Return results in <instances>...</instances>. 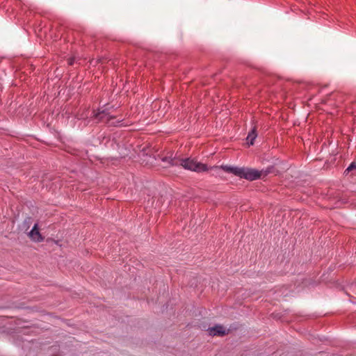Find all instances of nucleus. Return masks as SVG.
Masks as SVG:
<instances>
[{"mask_svg":"<svg viewBox=\"0 0 356 356\" xmlns=\"http://www.w3.org/2000/svg\"><path fill=\"white\" fill-rule=\"evenodd\" d=\"M170 163L171 165H181L184 169L194 171L196 172H207L210 169L220 168V166L208 167L207 164L197 161L196 160L191 159H170Z\"/></svg>","mask_w":356,"mask_h":356,"instance_id":"obj_1","label":"nucleus"},{"mask_svg":"<svg viewBox=\"0 0 356 356\" xmlns=\"http://www.w3.org/2000/svg\"><path fill=\"white\" fill-rule=\"evenodd\" d=\"M220 168L228 173H232L241 178L248 180H255L261 177V172L252 168H243L222 165Z\"/></svg>","mask_w":356,"mask_h":356,"instance_id":"obj_2","label":"nucleus"},{"mask_svg":"<svg viewBox=\"0 0 356 356\" xmlns=\"http://www.w3.org/2000/svg\"><path fill=\"white\" fill-rule=\"evenodd\" d=\"M93 113L92 117L97 120V122H104L115 126V124L111 122L112 120L115 119V116L110 115L105 111H101L97 113L94 112Z\"/></svg>","mask_w":356,"mask_h":356,"instance_id":"obj_3","label":"nucleus"},{"mask_svg":"<svg viewBox=\"0 0 356 356\" xmlns=\"http://www.w3.org/2000/svg\"><path fill=\"white\" fill-rule=\"evenodd\" d=\"M208 332L211 336H225L228 334V330L222 325H217L213 327L209 328Z\"/></svg>","mask_w":356,"mask_h":356,"instance_id":"obj_4","label":"nucleus"},{"mask_svg":"<svg viewBox=\"0 0 356 356\" xmlns=\"http://www.w3.org/2000/svg\"><path fill=\"white\" fill-rule=\"evenodd\" d=\"M29 236L33 241L37 242L42 241L44 239L39 232L38 224H35L33 226L32 230L29 233Z\"/></svg>","mask_w":356,"mask_h":356,"instance_id":"obj_5","label":"nucleus"},{"mask_svg":"<svg viewBox=\"0 0 356 356\" xmlns=\"http://www.w3.org/2000/svg\"><path fill=\"white\" fill-rule=\"evenodd\" d=\"M257 136V134L256 132V127H254L251 132H250L247 136L246 140L248 143L252 145L254 144V140L256 138Z\"/></svg>","mask_w":356,"mask_h":356,"instance_id":"obj_6","label":"nucleus"},{"mask_svg":"<svg viewBox=\"0 0 356 356\" xmlns=\"http://www.w3.org/2000/svg\"><path fill=\"white\" fill-rule=\"evenodd\" d=\"M356 170V164L355 163H352L348 168L345 170V173L348 174L350 170Z\"/></svg>","mask_w":356,"mask_h":356,"instance_id":"obj_7","label":"nucleus"},{"mask_svg":"<svg viewBox=\"0 0 356 356\" xmlns=\"http://www.w3.org/2000/svg\"><path fill=\"white\" fill-rule=\"evenodd\" d=\"M179 157H174L172 158V155L170 156H165L162 159V161H164V162H168L170 165H171V163H170V159H178Z\"/></svg>","mask_w":356,"mask_h":356,"instance_id":"obj_8","label":"nucleus"},{"mask_svg":"<svg viewBox=\"0 0 356 356\" xmlns=\"http://www.w3.org/2000/svg\"><path fill=\"white\" fill-rule=\"evenodd\" d=\"M350 172H352V175L356 176V170H350Z\"/></svg>","mask_w":356,"mask_h":356,"instance_id":"obj_9","label":"nucleus"}]
</instances>
